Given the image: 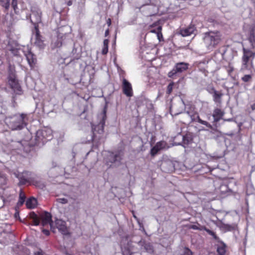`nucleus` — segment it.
<instances>
[{
  "instance_id": "nucleus-1",
  "label": "nucleus",
  "mask_w": 255,
  "mask_h": 255,
  "mask_svg": "<svg viewBox=\"0 0 255 255\" xmlns=\"http://www.w3.org/2000/svg\"><path fill=\"white\" fill-rule=\"evenodd\" d=\"M28 118L25 114H16L6 119V123L13 130H19L23 129L27 125Z\"/></svg>"
},
{
  "instance_id": "nucleus-2",
  "label": "nucleus",
  "mask_w": 255,
  "mask_h": 255,
  "mask_svg": "<svg viewBox=\"0 0 255 255\" xmlns=\"http://www.w3.org/2000/svg\"><path fill=\"white\" fill-rule=\"evenodd\" d=\"M99 117L101 119L99 124L96 125H92V130L93 134L91 135L90 139L88 140L89 142L90 141H96L97 139H100L102 134L104 133V126L107 118L106 107L104 108L103 112Z\"/></svg>"
},
{
  "instance_id": "nucleus-3",
  "label": "nucleus",
  "mask_w": 255,
  "mask_h": 255,
  "mask_svg": "<svg viewBox=\"0 0 255 255\" xmlns=\"http://www.w3.org/2000/svg\"><path fill=\"white\" fill-rule=\"evenodd\" d=\"M29 217L32 220L33 225L38 226L40 224V221H41V224L42 226L49 224L51 230L54 232V231L52 230L53 222L52 220V216L50 213L45 211L40 218L34 212H31L29 213Z\"/></svg>"
},
{
  "instance_id": "nucleus-4",
  "label": "nucleus",
  "mask_w": 255,
  "mask_h": 255,
  "mask_svg": "<svg viewBox=\"0 0 255 255\" xmlns=\"http://www.w3.org/2000/svg\"><path fill=\"white\" fill-rule=\"evenodd\" d=\"M221 41V34L218 31H210L204 34V41L209 50L214 48Z\"/></svg>"
},
{
  "instance_id": "nucleus-5",
  "label": "nucleus",
  "mask_w": 255,
  "mask_h": 255,
  "mask_svg": "<svg viewBox=\"0 0 255 255\" xmlns=\"http://www.w3.org/2000/svg\"><path fill=\"white\" fill-rule=\"evenodd\" d=\"M8 84L14 93L21 95L22 90L19 81L15 76L13 68L11 65L8 67Z\"/></svg>"
},
{
  "instance_id": "nucleus-6",
  "label": "nucleus",
  "mask_w": 255,
  "mask_h": 255,
  "mask_svg": "<svg viewBox=\"0 0 255 255\" xmlns=\"http://www.w3.org/2000/svg\"><path fill=\"white\" fill-rule=\"evenodd\" d=\"M52 130L49 128H44L37 131L35 135V144L38 146L43 145L52 138Z\"/></svg>"
},
{
  "instance_id": "nucleus-7",
  "label": "nucleus",
  "mask_w": 255,
  "mask_h": 255,
  "mask_svg": "<svg viewBox=\"0 0 255 255\" xmlns=\"http://www.w3.org/2000/svg\"><path fill=\"white\" fill-rule=\"evenodd\" d=\"M31 11L32 18H31L30 15H27L26 16L27 19L30 18V22L34 25V28H35V27L38 28V23L41 22L42 12L39 8L36 6L31 7Z\"/></svg>"
},
{
  "instance_id": "nucleus-8",
  "label": "nucleus",
  "mask_w": 255,
  "mask_h": 255,
  "mask_svg": "<svg viewBox=\"0 0 255 255\" xmlns=\"http://www.w3.org/2000/svg\"><path fill=\"white\" fill-rule=\"evenodd\" d=\"M189 64L185 62H179L175 64L172 70L168 73V76L169 78L175 79L176 78L177 74L188 69Z\"/></svg>"
},
{
  "instance_id": "nucleus-9",
  "label": "nucleus",
  "mask_w": 255,
  "mask_h": 255,
  "mask_svg": "<svg viewBox=\"0 0 255 255\" xmlns=\"http://www.w3.org/2000/svg\"><path fill=\"white\" fill-rule=\"evenodd\" d=\"M243 55L242 56V70L247 69L248 63L250 60L251 61L255 58V53L253 52L250 49L246 48H243Z\"/></svg>"
},
{
  "instance_id": "nucleus-10",
  "label": "nucleus",
  "mask_w": 255,
  "mask_h": 255,
  "mask_svg": "<svg viewBox=\"0 0 255 255\" xmlns=\"http://www.w3.org/2000/svg\"><path fill=\"white\" fill-rule=\"evenodd\" d=\"M141 8L143 14L146 16L154 15L157 12V7L154 4H143Z\"/></svg>"
},
{
  "instance_id": "nucleus-11",
  "label": "nucleus",
  "mask_w": 255,
  "mask_h": 255,
  "mask_svg": "<svg viewBox=\"0 0 255 255\" xmlns=\"http://www.w3.org/2000/svg\"><path fill=\"white\" fill-rule=\"evenodd\" d=\"M214 185L215 188L216 192L217 193L225 194L229 191L231 192H232V190L229 188L227 185L224 184L223 182L220 180L214 181Z\"/></svg>"
},
{
  "instance_id": "nucleus-12",
  "label": "nucleus",
  "mask_w": 255,
  "mask_h": 255,
  "mask_svg": "<svg viewBox=\"0 0 255 255\" xmlns=\"http://www.w3.org/2000/svg\"><path fill=\"white\" fill-rule=\"evenodd\" d=\"M122 90L123 93L128 97H131L133 96L131 84L125 78L123 79Z\"/></svg>"
},
{
  "instance_id": "nucleus-13",
  "label": "nucleus",
  "mask_w": 255,
  "mask_h": 255,
  "mask_svg": "<svg viewBox=\"0 0 255 255\" xmlns=\"http://www.w3.org/2000/svg\"><path fill=\"white\" fill-rule=\"evenodd\" d=\"M179 135L182 136V142L178 143L177 145H181L185 148L193 142V135L191 133L188 132L184 135L179 133Z\"/></svg>"
},
{
  "instance_id": "nucleus-14",
  "label": "nucleus",
  "mask_w": 255,
  "mask_h": 255,
  "mask_svg": "<svg viewBox=\"0 0 255 255\" xmlns=\"http://www.w3.org/2000/svg\"><path fill=\"white\" fill-rule=\"evenodd\" d=\"M55 225L56 228L62 234L64 235H68L69 234L65 221L60 219H56L55 221Z\"/></svg>"
},
{
  "instance_id": "nucleus-15",
  "label": "nucleus",
  "mask_w": 255,
  "mask_h": 255,
  "mask_svg": "<svg viewBox=\"0 0 255 255\" xmlns=\"http://www.w3.org/2000/svg\"><path fill=\"white\" fill-rule=\"evenodd\" d=\"M137 244L141 247V250H143L148 253L152 254L154 252L152 245L150 243H147L142 239H141L140 240L137 242Z\"/></svg>"
},
{
  "instance_id": "nucleus-16",
  "label": "nucleus",
  "mask_w": 255,
  "mask_h": 255,
  "mask_svg": "<svg viewBox=\"0 0 255 255\" xmlns=\"http://www.w3.org/2000/svg\"><path fill=\"white\" fill-rule=\"evenodd\" d=\"M24 55L30 67L33 68L37 61L36 55L32 53L29 49H27V51L25 52Z\"/></svg>"
},
{
  "instance_id": "nucleus-17",
  "label": "nucleus",
  "mask_w": 255,
  "mask_h": 255,
  "mask_svg": "<svg viewBox=\"0 0 255 255\" xmlns=\"http://www.w3.org/2000/svg\"><path fill=\"white\" fill-rule=\"evenodd\" d=\"M195 31H196V28L195 25L191 24L188 27L181 29L179 33L183 37H186L194 34Z\"/></svg>"
},
{
  "instance_id": "nucleus-18",
  "label": "nucleus",
  "mask_w": 255,
  "mask_h": 255,
  "mask_svg": "<svg viewBox=\"0 0 255 255\" xmlns=\"http://www.w3.org/2000/svg\"><path fill=\"white\" fill-rule=\"evenodd\" d=\"M190 123L193 122H198L200 124L206 126L207 127L211 128H212L211 124H210L209 123H208L206 121H203L201 120L198 114L194 111V112L193 113L192 115H190Z\"/></svg>"
},
{
  "instance_id": "nucleus-19",
  "label": "nucleus",
  "mask_w": 255,
  "mask_h": 255,
  "mask_svg": "<svg viewBox=\"0 0 255 255\" xmlns=\"http://www.w3.org/2000/svg\"><path fill=\"white\" fill-rule=\"evenodd\" d=\"M33 32L35 33V44L40 48H43L44 43L43 40L41 39V36L40 34L39 29L35 27V28H34V30L33 31Z\"/></svg>"
},
{
  "instance_id": "nucleus-20",
  "label": "nucleus",
  "mask_w": 255,
  "mask_h": 255,
  "mask_svg": "<svg viewBox=\"0 0 255 255\" xmlns=\"http://www.w3.org/2000/svg\"><path fill=\"white\" fill-rule=\"evenodd\" d=\"M225 113L221 109L216 108L213 111V117L214 118V122L215 123L218 122L221 119H222Z\"/></svg>"
},
{
  "instance_id": "nucleus-21",
  "label": "nucleus",
  "mask_w": 255,
  "mask_h": 255,
  "mask_svg": "<svg viewBox=\"0 0 255 255\" xmlns=\"http://www.w3.org/2000/svg\"><path fill=\"white\" fill-rule=\"evenodd\" d=\"M221 228L225 230V232H230L236 230L237 228V225L235 223L232 224L222 223Z\"/></svg>"
},
{
  "instance_id": "nucleus-22",
  "label": "nucleus",
  "mask_w": 255,
  "mask_h": 255,
  "mask_svg": "<svg viewBox=\"0 0 255 255\" xmlns=\"http://www.w3.org/2000/svg\"><path fill=\"white\" fill-rule=\"evenodd\" d=\"M122 160V156L120 153L118 152L115 154L112 153L110 155L109 160L111 163L120 162Z\"/></svg>"
},
{
  "instance_id": "nucleus-23",
  "label": "nucleus",
  "mask_w": 255,
  "mask_h": 255,
  "mask_svg": "<svg viewBox=\"0 0 255 255\" xmlns=\"http://www.w3.org/2000/svg\"><path fill=\"white\" fill-rule=\"evenodd\" d=\"M65 35L63 36H61L60 34H59L57 36V39L55 40H53L52 42V44L54 48H58L61 47L63 43V37H65Z\"/></svg>"
},
{
  "instance_id": "nucleus-24",
  "label": "nucleus",
  "mask_w": 255,
  "mask_h": 255,
  "mask_svg": "<svg viewBox=\"0 0 255 255\" xmlns=\"http://www.w3.org/2000/svg\"><path fill=\"white\" fill-rule=\"evenodd\" d=\"M81 56V52L80 49H78L74 44L73 50L71 53V56L73 58V60H78L80 58Z\"/></svg>"
},
{
  "instance_id": "nucleus-25",
  "label": "nucleus",
  "mask_w": 255,
  "mask_h": 255,
  "mask_svg": "<svg viewBox=\"0 0 255 255\" xmlns=\"http://www.w3.org/2000/svg\"><path fill=\"white\" fill-rule=\"evenodd\" d=\"M223 94L220 91H216V92L212 95L213 100L214 102L217 104H221L222 103V97Z\"/></svg>"
},
{
  "instance_id": "nucleus-26",
  "label": "nucleus",
  "mask_w": 255,
  "mask_h": 255,
  "mask_svg": "<svg viewBox=\"0 0 255 255\" xmlns=\"http://www.w3.org/2000/svg\"><path fill=\"white\" fill-rule=\"evenodd\" d=\"M37 203V202L35 198L30 197L26 201V206L28 209H33L36 207Z\"/></svg>"
},
{
  "instance_id": "nucleus-27",
  "label": "nucleus",
  "mask_w": 255,
  "mask_h": 255,
  "mask_svg": "<svg viewBox=\"0 0 255 255\" xmlns=\"http://www.w3.org/2000/svg\"><path fill=\"white\" fill-rule=\"evenodd\" d=\"M155 146L158 148L159 151L163 149H167L169 147V146H168L167 142L164 140L157 142L155 144Z\"/></svg>"
},
{
  "instance_id": "nucleus-28",
  "label": "nucleus",
  "mask_w": 255,
  "mask_h": 255,
  "mask_svg": "<svg viewBox=\"0 0 255 255\" xmlns=\"http://www.w3.org/2000/svg\"><path fill=\"white\" fill-rule=\"evenodd\" d=\"M221 244V246H218L217 252L220 255H224L226 253V244L221 240V242H218Z\"/></svg>"
},
{
  "instance_id": "nucleus-29",
  "label": "nucleus",
  "mask_w": 255,
  "mask_h": 255,
  "mask_svg": "<svg viewBox=\"0 0 255 255\" xmlns=\"http://www.w3.org/2000/svg\"><path fill=\"white\" fill-rule=\"evenodd\" d=\"M25 199L26 196L22 190H20L19 194V200L17 203V206L18 207L22 206L25 202Z\"/></svg>"
},
{
  "instance_id": "nucleus-30",
  "label": "nucleus",
  "mask_w": 255,
  "mask_h": 255,
  "mask_svg": "<svg viewBox=\"0 0 255 255\" xmlns=\"http://www.w3.org/2000/svg\"><path fill=\"white\" fill-rule=\"evenodd\" d=\"M204 231H205L209 235L211 236L214 239H215L217 242H221V240L216 235V233L210 230V229H208L207 228H204Z\"/></svg>"
},
{
  "instance_id": "nucleus-31",
  "label": "nucleus",
  "mask_w": 255,
  "mask_h": 255,
  "mask_svg": "<svg viewBox=\"0 0 255 255\" xmlns=\"http://www.w3.org/2000/svg\"><path fill=\"white\" fill-rule=\"evenodd\" d=\"M20 175L24 177H26L27 180L29 181L34 179V177L33 176V174L30 171H24Z\"/></svg>"
},
{
  "instance_id": "nucleus-32",
  "label": "nucleus",
  "mask_w": 255,
  "mask_h": 255,
  "mask_svg": "<svg viewBox=\"0 0 255 255\" xmlns=\"http://www.w3.org/2000/svg\"><path fill=\"white\" fill-rule=\"evenodd\" d=\"M0 4L6 9L9 7L10 0H0Z\"/></svg>"
},
{
  "instance_id": "nucleus-33",
  "label": "nucleus",
  "mask_w": 255,
  "mask_h": 255,
  "mask_svg": "<svg viewBox=\"0 0 255 255\" xmlns=\"http://www.w3.org/2000/svg\"><path fill=\"white\" fill-rule=\"evenodd\" d=\"M17 177L19 179V183L20 185H25L27 183L29 182V181H28L27 180L26 177H24L23 176H22L21 175H20L19 174L18 175Z\"/></svg>"
},
{
  "instance_id": "nucleus-34",
  "label": "nucleus",
  "mask_w": 255,
  "mask_h": 255,
  "mask_svg": "<svg viewBox=\"0 0 255 255\" xmlns=\"http://www.w3.org/2000/svg\"><path fill=\"white\" fill-rule=\"evenodd\" d=\"M204 228H206V227L201 226L198 224L197 225H191L189 227V229L199 231L204 230Z\"/></svg>"
},
{
  "instance_id": "nucleus-35",
  "label": "nucleus",
  "mask_w": 255,
  "mask_h": 255,
  "mask_svg": "<svg viewBox=\"0 0 255 255\" xmlns=\"http://www.w3.org/2000/svg\"><path fill=\"white\" fill-rule=\"evenodd\" d=\"M238 127H239V128H238V131H237L236 133H234L233 132H230L229 133H227L226 134L230 136H233L234 135H236L237 137L240 138H241V136H240L241 128H240V126H238Z\"/></svg>"
},
{
  "instance_id": "nucleus-36",
  "label": "nucleus",
  "mask_w": 255,
  "mask_h": 255,
  "mask_svg": "<svg viewBox=\"0 0 255 255\" xmlns=\"http://www.w3.org/2000/svg\"><path fill=\"white\" fill-rule=\"evenodd\" d=\"M181 255H193V252L187 247H184L181 251Z\"/></svg>"
},
{
  "instance_id": "nucleus-37",
  "label": "nucleus",
  "mask_w": 255,
  "mask_h": 255,
  "mask_svg": "<svg viewBox=\"0 0 255 255\" xmlns=\"http://www.w3.org/2000/svg\"><path fill=\"white\" fill-rule=\"evenodd\" d=\"M241 79L244 82H251L252 80V75L251 74L245 75L242 77Z\"/></svg>"
},
{
  "instance_id": "nucleus-38",
  "label": "nucleus",
  "mask_w": 255,
  "mask_h": 255,
  "mask_svg": "<svg viewBox=\"0 0 255 255\" xmlns=\"http://www.w3.org/2000/svg\"><path fill=\"white\" fill-rule=\"evenodd\" d=\"M6 183V178L5 174L0 172V184L5 185Z\"/></svg>"
},
{
  "instance_id": "nucleus-39",
  "label": "nucleus",
  "mask_w": 255,
  "mask_h": 255,
  "mask_svg": "<svg viewBox=\"0 0 255 255\" xmlns=\"http://www.w3.org/2000/svg\"><path fill=\"white\" fill-rule=\"evenodd\" d=\"M174 84L173 82H171L167 86V91H166L167 95H169L171 93V92L173 90Z\"/></svg>"
},
{
  "instance_id": "nucleus-40",
  "label": "nucleus",
  "mask_w": 255,
  "mask_h": 255,
  "mask_svg": "<svg viewBox=\"0 0 255 255\" xmlns=\"http://www.w3.org/2000/svg\"><path fill=\"white\" fill-rule=\"evenodd\" d=\"M158 151H159V150L158 149L157 147H156V146L154 145L150 149V153L152 156H154L158 153Z\"/></svg>"
},
{
  "instance_id": "nucleus-41",
  "label": "nucleus",
  "mask_w": 255,
  "mask_h": 255,
  "mask_svg": "<svg viewBox=\"0 0 255 255\" xmlns=\"http://www.w3.org/2000/svg\"><path fill=\"white\" fill-rule=\"evenodd\" d=\"M161 26H158L157 27V36L159 41H161V38H162V34L161 33Z\"/></svg>"
},
{
  "instance_id": "nucleus-42",
  "label": "nucleus",
  "mask_w": 255,
  "mask_h": 255,
  "mask_svg": "<svg viewBox=\"0 0 255 255\" xmlns=\"http://www.w3.org/2000/svg\"><path fill=\"white\" fill-rule=\"evenodd\" d=\"M206 90L207 92L210 94L211 95L214 94L215 92H216V90L212 86H208L206 88Z\"/></svg>"
},
{
  "instance_id": "nucleus-43",
  "label": "nucleus",
  "mask_w": 255,
  "mask_h": 255,
  "mask_svg": "<svg viewBox=\"0 0 255 255\" xmlns=\"http://www.w3.org/2000/svg\"><path fill=\"white\" fill-rule=\"evenodd\" d=\"M57 201L58 203H61L63 204H66L68 203L67 199L64 198H58V199H57Z\"/></svg>"
},
{
  "instance_id": "nucleus-44",
  "label": "nucleus",
  "mask_w": 255,
  "mask_h": 255,
  "mask_svg": "<svg viewBox=\"0 0 255 255\" xmlns=\"http://www.w3.org/2000/svg\"><path fill=\"white\" fill-rule=\"evenodd\" d=\"M11 6L14 10L16 11V9H18L17 0H12Z\"/></svg>"
},
{
  "instance_id": "nucleus-45",
  "label": "nucleus",
  "mask_w": 255,
  "mask_h": 255,
  "mask_svg": "<svg viewBox=\"0 0 255 255\" xmlns=\"http://www.w3.org/2000/svg\"><path fill=\"white\" fill-rule=\"evenodd\" d=\"M234 71V68L233 66L229 65L227 67V71L228 72L229 75H231L232 72Z\"/></svg>"
},
{
  "instance_id": "nucleus-46",
  "label": "nucleus",
  "mask_w": 255,
  "mask_h": 255,
  "mask_svg": "<svg viewBox=\"0 0 255 255\" xmlns=\"http://www.w3.org/2000/svg\"><path fill=\"white\" fill-rule=\"evenodd\" d=\"M34 255H43V252L42 250L39 249L38 251L34 252Z\"/></svg>"
},
{
  "instance_id": "nucleus-47",
  "label": "nucleus",
  "mask_w": 255,
  "mask_h": 255,
  "mask_svg": "<svg viewBox=\"0 0 255 255\" xmlns=\"http://www.w3.org/2000/svg\"><path fill=\"white\" fill-rule=\"evenodd\" d=\"M42 233L45 235L46 236H49L50 234V232L47 229H42Z\"/></svg>"
},
{
  "instance_id": "nucleus-48",
  "label": "nucleus",
  "mask_w": 255,
  "mask_h": 255,
  "mask_svg": "<svg viewBox=\"0 0 255 255\" xmlns=\"http://www.w3.org/2000/svg\"><path fill=\"white\" fill-rule=\"evenodd\" d=\"M108 44H109V40L108 39H105L103 42V47H108Z\"/></svg>"
},
{
  "instance_id": "nucleus-49",
  "label": "nucleus",
  "mask_w": 255,
  "mask_h": 255,
  "mask_svg": "<svg viewBox=\"0 0 255 255\" xmlns=\"http://www.w3.org/2000/svg\"><path fill=\"white\" fill-rule=\"evenodd\" d=\"M108 52V47H103L102 53L103 55L106 54Z\"/></svg>"
},
{
  "instance_id": "nucleus-50",
  "label": "nucleus",
  "mask_w": 255,
  "mask_h": 255,
  "mask_svg": "<svg viewBox=\"0 0 255 255\" xmlns=\"http://www.w3.org/2000/svg\"><path fill=\"white\" fill-rule=\"evenodd\" d=\"M137 223H138V224L139 225V229L140 230H142L144 232H145V230H144V228L143 224L141 223H140L139 221H138Z\"/></svg>"
},
{
  "instance_id": "nucleus-51",
  "label": "nucleus",
  "mask_w": 255,
  "mask_h": 255,
  "mask_svg": "<svg viewBox=\"0 0 255 255\" xmlns=\"http://www.w3.org/2000/svg\"><path fill=\"white\" fill-rule=\"evenodd\" d=\"M194 112V111H186L185 112V114L187 115V116H188V117H190V115H192L193 114V113Z\"/></svg>"
},
{
  "instance_id": "nucleus-52",
  "label": "nucleus",
  "mask_w": 255,
  "mask_h": 255,
  "mask_svg": "<svg viewBox=\"0 0 255 255\" xmlns=\"http://www.w3.org/2000/svg\"><path fill=\"white\" fill-rule=\"evenodd\" d=\"M109 34V30L108 29L105 31V36H107Z\"/></svg>"
},
{
  "instance_id": "nucleus-53",
  "label": "nucleus",
  "mask_w": 255,
  "mask_h": 255,
  "mask_svg": "<svg viewBox=\"0 0 255 255\" xmlns=\"http://www.w3.org/2000/svg\"><path fill=\"white\" fill-rule=\"evenodd\" d=\"M224 121H227V122H231V121H233V118H230V119H224Z\"/></svg>"
},
{
  "instance_id": "nucleus-54",
  "label": "nucleus",
  "mask_w": 255,
  "mask_h": 255,
  "mask_svg": "<svg viewBox=\"0 0 255 255\" xmlns=\"http://www.w3.org/2000/svg\"><path fill=\"white\" fill-rule=\"evenodd\" d=\"M107 24H108L109 26H110L111 24V19H110V18L108 19V20L107 21Z\"/></svg>"
},
{
  "instance_id": "nucleus-55",
  "label": "nucleus",
  "mask_w": 255,
  "mask_h": 255,
  "mask_svg": "<svg viewBox=\"0 0 255 255\" xmlns=\"http://www.w3.org/2000/svg\"><path fill=\"white\" fill-rule=\"evenodd\" d=\"M150 32L152 33H155L157 34V30L156 31L155 29H152L150 30Z\"/></svg>"
},
{
  "instance_id": "nucleus-56",
  "label": "nucleus",
  "mask_w": 255,
  "mask_h": 255,
  "mask_svg": "<svg viewBox=\"0 0 255 255\" xmlns=\"http://www.w3.org/2000/svg\"><path fill=\"white\" fill-rule=\"evenodd\" d=\"M181 113H182L181 112H179L174 113V116H177V115L181 114Z\"/></svg>"
},
{
  "instance_id": "nucleus-57",
  "label": "nucleus",
  "mask_w": 255,
  "mask_h": 255,
  "mask_svg": "<svg viewBox=\"0 0 255 255\" xmlns=\"http://www.w3.org/2000/svg\"><path fill=\"white\" fill-rule=\"evenodd\" d=\"M133 217H134V218H135L136 219L137 222H138V221H139V220L137 218V217L135 215H133Z\"/></svg>"
},
{
  "instance_id": "nucleus-58",
  "label": "nucleus",
  "mask_w": 255,
  "mask_h": 255,
  "mask_svg": "<svg viewBox=\"0 0 255 255\" xmlns=\"http://www.w3.org/2000/svg\"><path fill=\"white\" fill-rule=\"evenodd\" d=\"M170 113L171 115H173L172 111V110H171V107H170Z\"/></svg>"
},
{
  "instance_id": "nucleus-59",
  "label": "nucleus",
  "mask_w": 255,
  "mask_h": 255,
  "mask_svg": "<svg viewBox=\"0 0 255 255\" xmlns=\"http://www.w3.org/2000/svg\"><path fill=\"white\" fill-rule=\"evenodd\" d=\"M17 215L18 216V213H15V217L16 218Z\"/></svg>"
},
{
  "instance_id": "nucleus-60",
  "label": "nucleus",
  "mask_w": 255,
  "mask_h": 255,
  "mask_svg": "<svg viewBox=\"0 0 255 255\" xmlns=\"http://www.w3.org/2000/svg\"><path fill=\"white\" fill-rule=\"evenodd\" d=\"M68 4L69 5H71V2L70 1H69Z\"/></svg>"
},
{
  "instance_id": "nucleus-61",
  "label": "nucleus",
  "mask_w": 255,
  "mask_h": 255,
  "mask_svg": "<svg viewBox=\"0 0 255 255\" xmlns=\"http://www.w3.org/2000/svg\"><path fill=\"white\" fill-rule=\"evenodd\" d=\"M73 157H74V156H75V153L74 152H73Z\"/></svg>"
}]
</instances>
